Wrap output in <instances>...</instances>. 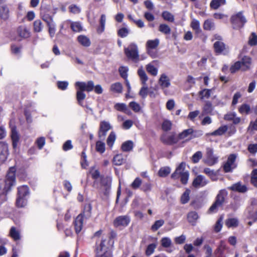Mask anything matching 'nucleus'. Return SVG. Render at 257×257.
Returning <instances> with one entry per match:
<instances>
[{"instance_id":"obj_1","label":"nucleus","mask_w":257,"mask_h":257,"mask_svg":"<svg viewBox=\"0 0 257 257\" xmlns=\"http://www.w3.org/2000/svg\"><path fill=\"white\" fill-rule=\"evenodd\" d=\"M16 169L15 167L10 168L6 179L0 180V194H5L9 191L11 187L15 185Z\"/></svg>"},{"instance_id":"obj_2","label":"nucleus","mask_w":257,"mask_h":257,"mask_svg":"<svg viewBox=\"0 0 257 257\" xmlns=\"http://www.w3.org/2000/svg\"><path fill=\"white\" fill-rule=\"evenodd\" d=\"M124 52L127 58L135 63L140 61L139 49L135 43H131L127 48L124 49Z\"/></svg>"},{"instance_id":"obj_3","label":"nucleus","mask_w":257,"mask_h":257,"mask_svg":"<svg viewBox=\"0 0 257 257\" xmlns=\"http://www.w3.org/2000/svg\"><path fill=\"white\" fill-rule=\"evenodd\" d=\"M251 59L247 56L243 57L240 61L235 62L230 69L231 73H233L238 70L245 71L250 68Z\"/></svg>"},{"instance_id":"obj_4","label":"nucleus","mask_w":257,"mask_h":257,"mask_svg":"<svg viewBox=\"0 0 257 257\" xmlns=\"http://www.w3.org/2000/svg\"><path fill=\"white\" fill-rule=\"evenodd\" d=\"M185 163L182 162L176 168L174 173L172 174V178H176L179 176L180 177V181L183 184H187L189 174L188 171L185 170Z\"/></svg>"},{"instance_id":"obj_5","label":"nucleus","mask_w":257,"mask_h":257,"mask_svg":"<svg viewBox=\"0 0 257 257\" xmlns=\"http://www.w3.org/2000/svg\"><path fill=\"white\" fill-rule=\"evenodd\" d=\"M227 195L225 190H220L217 194L215 201L210 207L209 211L210 212H216L220 207H221L225 201V198Z\"/></svg>"},{"instance_id":"obj_6","label":"nucleus","mask_w":257,"mask_h":257,"mask_svg":"<svg viewBox=\"0 0 257 257\" xmlns=\"http://www.w3.org/2000/svg\"><path fill=\"white\" fill-rule=\"evenodd\" d=\"M246 22V19L241 12L232 16L231 17V22L234 29H239L242 27Z\"/></svg>"},{"instance_id":"obj_7","label":"nucleus","mask_w":257,"mask_h":257,"mask_svg":"<svg viewBox=\"0 0 257 257\" xmlns=\"http://www.w3.org/2000/svg\"><path fill=\"white\" fill-rule=\"evenodd\" d=\"M161 141L165 144L172 145L179 141L178 136L174 133H164L161 137Z\"/></svg>"},{"instance_id":"obj_8","label":"nucleus","mask_w":257,"mask_h":257,"mask_svg":"<svg viewBox=\"0 0 257 257\" xmlns=\"http://www.w3.org/2000/svg\"><path fill=\"white\" fill-rule=\"evenodd\" d=\"M112 128L110 123L108 121L103 120L100 122L99 128L98 136L100 139L104 140L107 132Z\"/></svg>"},{"instance_id":"obj_9","label":"nucleus","mask_w":257,"mask_h":257,"mask_svg":"<svg viewBox=\"0 0 257 257\" xmlns=\"http://www.w3.org/2000/svg\"><path fill=\"white\" fill-rule=\"evenodd\" d=\"M75 86L76 89H78L81 91L90 92L93 90L94 82L90 80L87 82L77 81L75 83Z\"/></svg>"},{"instance_id":"obj_10","label":"nucleus","mask_w":257,"mask_h":257,"mask_svg":"<svg viewBox=\"0 0 257 257\" xmlns=\"http://www.w3.org/2000/svg\"><path fill=\"white\" fill-rule=\"evenodd\" d=\"M236 158V155L232 154L230 155L227 159L226 162L223 166V169L225 172H229L236 167L235 161Z\"/></svg>"},{"instance_id":"obj_11","label":"nucleus","mask_w":257,"mask_h":257,"mask_svg":"<svg viewBox=\"0 0 257 257\" xmlns=\"http://www.w3.org/2000/svg\"><path fill=\"white\" fill-rule=\"evenodd\" d=\"M214 48L216 53L218 54H226L229 52V49L220 41H217L214 44Z\"/></svg>"},{"instance_id":"obj_12","label":"nucleus","mask_w":257,"mask_h":257,"mask_svg":"<svg viewBox=\"0 0 257 257\" xmlns=\"http://www.w3.org/2000/svg\"><path fill=\"white\" fill-rule=\"evenodd\" d=\"M208 182L209 181L204 176L199 175L194 179L192 185L195 188L203 187L206 185Z\"/></svg>"},{"instance_id":"obj_13","label":"nucleus","mask_w":257,"mask_h":257,"mask_svg":"<svg viewBox=\"0 0 257 257\" xmlns=\"http://www.w3.org/2000/svg\"><path fill=\"white\" fill-rule=\"evenodd\" d=\"M105 240H102L100 245L96 248L97 254L99 257H111V253L106 250L105 246Z\"/></svg>"},{"instance_id":"obj_14","label":"nucleus","mask_w":257,"mask_h":257,"mask_svg":"<svg viewBox=\"0 0 257 257\" xmlns=\"http://www.w3.org/2000/svg\"><path fill=\"white\" fill-rule=\"evenodd\" d=\"M8 154V145L4 142H0V164L6 160Z\"/></svg>"},{"instance_id":"obj_15","label":"nucleus","mask_w":257,"mask_h":257,"mask_svg":"<svg viewBox=\"0 0 257 257\" xmlns=\"http://www.w3.org/2000/svg\"><path fill=\"white\" fill-rule=\"evenodd\" d=\"M207 163L209 165H213L217 162L218 158L214 155L213 149L207 148L206 149Z\"/></svg>"},{"instance_id":"obj_16","label":"nucleus","mask_w":257,"mask_h":257,"mask_svg":"<svg viewBox=\"0 0 257 257\" xmlns=\"http://www.w3.org/2000/svg\"><path fill=\"white\" fill-rule=\"evenodd\" d=\"M130 222V219L125 216H120L117 217L113 222L116 227L120 226H126Z\"/></svg>"},{"instance_id":"obj_17","label":"nucleus","mask_w":257,"mask_h":257,"mask_svg":"<svg viewBox=\"0 0 257 257\" xmlns=\"http://www.w3.org/2000/svg\"><path fill=\"white\" fill-rule=\"evenodd\" d=\"M159 83L162 89L168 88L171 85L170 79L165 74H162L161 75Z\"/></svg>"},{"instance_id":"obj_18","label":"nucleus","mask_w":257,"mask_h":257,"mask_svg":"<svg viewBox=\"0 0 257 257\" xmlns=\"http://www.w3.org/2000/svg\"><path fill=\"white\" fill-rule=\"evenodd\" d=\"M213 110V106L211 102L209 101H206L205 104L202 107V111L201 116H204L207 114H212Z\"/></svg>"},{"instance_id":"obj_19","label":"nucleus","mask_w":257,"mask_h":257,"mask_svg":"<svg viewBox=\"0 0 257 257\" xmlns=\"http://www.w3.org/2000/svg\"><path fill=\"white\" fill-rule=\"evenodd\" d=\"M83 219L82 214H79L75 220V229L77 233H79L82 230L83 226Z\"/></svg>"},{"instance_id":"obj_20","label":"nucleus","mask_w":257,"mask_h":257,"mask_svg":"<svg viewBox=\"0 0 257 257\" xmlns=\"http://www.w3.org/2000/svg\"><path fill=\"white\" fill-rule=\"evenodd\" d=\"M228 188L231 190L240 193H244L247 191V188L246 186L242 185L240 182L235 183L229 187Z\"/></svg>"},{"instance_id":"obj_21","label":"nucleus","mask_w":257,"mask_h":257,"mask_svg":"<svg viewBox=\"0 0 257 257\" xmlns=\"http://www.w3.org/2000/svg\"><path fill=\"white\" fill-rule=\"evenodd\" d=\"M247 212V216L249 219H252L253 222L257 221V208L254 209L253 206L251 205L248 207Z\"/></svg>"},{"instance_id":"obj_22","label":"nucleus","mask_w":257,"mask_h":257,"mask_svg":"<svg viewBox=\"0 0 257 257\" xmlns=\"http://www.w3.org/2000/svg\"><path fill=\"white\" fill-rule=\"evenodd\" d=\"M9 17V9L6 5L0 7V18L4 20H7Z\"/></svg>"},{"instance_id":"obj_23","label":"nucleus","mask_w":257,"mask_h":257,"mask_svg":"<svg viewBox=\"0 0 257 257\" xmlns=\"http://www.w3.org/2000/svg\"><path fill=\"white\" fill-rule=\"evenodd\" d=\"M78 42L84 47H89L91 44L90 39L86 36L80 35L77 37Z\"/></svg>"},{"instance_id":"obj_24","label":"nucleus","mask_w":257,"mask_h":257,"mask_svg":"<svg viewBox=\"0 0 257 257\" xmlns=\"http://www.w3.org/2000/svg\"><path fill=\"white\" fill-rule=\"evenodd\" d=\"M20 37L23 38H27L30 36V33L28 29L25 27H19L17 30Z\"/></svg>"},{"instance_id":"obj_25","label":"nucleus","mask_w":257,"mask_h":257,"mask_svg":"<svg viewBox=\"0 0 257 257\" xmlns=\"http://www.w3.org/2000/svg\"><path fill=\"white\" fill-rule=\"evenodd\" d=\"M9 234L10 236L15 241L21 239L20 232L15 227L13 226L11 228Z\"/></svg>"},{"instance_id":"obj_26","label":"nucleus","mask_w":257,"mask_h":257,"mask_svg":"<svg viewBox=\"0 0 257 257\" xmlns=\"http://www.w3.org/2000/svg\"><path fill=\"white\" fill-rule=\"evenodd\" d=\"M138 74L139 76L140 79L143 85H145L146 82L148 80V77L146 74L145 70L143 69V67H141L138 70Z\"/></svg>"},{"instance_id":"obj_27","label":"nucleus","mask_w":257,"mask_h":257,"mask_svg":"<svg viewBox=\"0 0 257 257\" xmlns=\"http://www.w3.org/2000/svg\"><path fill=\"white\" fill-rule=\"evenodd\" d=\"M155 61H153L152 63H149L146 66L147 71L152 75L154 76H157L158 74V68L155 67L153 65V63Z\"/></svg>"},{"instance_id":"obj_28","label":"nucleus","mask_w":257,"mask_h":257,"mask_svg":"<svg viewBox=\"0 0 257 257\" xmlns=\"http://www.w3.org/2000/svg\"><path fill=\"white\" fill-rule=\"evenodd\" d=\"M11 138L13 141V146L16 148L19 140V136L15 127L12 129Z\"/></svg>"},{"instance_id":"obj_29","label":"nucleus","mask_w":257,"mask_h":257,"mask_svg":"<svg viewBox=\"0 0 257 257\" xmlns=\"http://www.w3.org/2000/svg\"><path fill=\"white\" fill-rule=\"evenodd\" d=\"M225 224L227 227H235L238 225V220L235 218H230L225 220Z\"/></svg>"},{"instance_id":"obj_30","label":"nucleus","mask_w":257,"mask_h":257,"mask_svg":"<svg viewBox=\"0 0 257 257\" xmlns=\"http://www.w3.org/2000/svg\"><path fill=\"white\" fill-rule=\"evenodd\" d=\"M91 210L92 207L90 204H86L84 206L83 212L81 213L83 216V219L84 218L88 219L91 216Z\"/></svg>"},{"instance_id":"obj_31","label":"nucleus","mask_w":257,"mask_h":257,"mask_svg":"<svg viewBox=\"0 0 257 257\" xmlns=\"http://www.w3.org/2000/svg\"><path fill=\"white\" fill-rule=\"evenodd\" d=\"M29 194V189L27 186H22L18 188V196L25 197Z\"/></svg>"},{"instance_id":"obj_32","label":"nucleus","mask_w":257,"mask_h":257,"mask_svg":"<svg viewBox=\"0 0 257 257\" xmlns=\"http://www.w3.org/2000/svg\"><path fill=\"white\" fill-rule=\"evenodd\" d=\"M187 218L190 223H192V225H194L198 218V214L195 211H191L188 214Z\"/></svg>"},{"instance_id":"obj_33","label":"nucleus","mask_w":257,"mask_h":257,"mask_svg":"<svg viewBox=\"0 0 257 257\" xmlns=\"http://www.w3.org/2000/svg\"><path fill=\"white\" fill-rule=\"evenodd\" d=\"M226 4L225 0H212L210 6V7L216 10L219 8L221 5H224Z\"/></svg>"},{"instance_id":"obj_34","label":"nucleus","mask_w":257,"mask_h":257,"mask_svg":"<svg viewBox=\"0 0 257 257\" xmlns=\"http://www.w3.org/2000/svg\"><path fill=\"white\" fill-rule=\"evenodd\" d=\"M190 27L195 32L196 34H199L201 32L200 23L198 20L196 19H193L192 21L190 24Z\"/></svg>"},{"instance_id":"obj_35","label":"nucleus","mask_w":257,"mask_h":257,"mask_svg":"<svg viewBox=\"0 0 257 257\" xmlns=\"http://www.w3.org/2000/svg\"><path fill=\"white\" fill-rule=\"evenodd\" d=\"M110 90L117 93H121L122 91V86L121 84L119 82H116L112 84L110 86Z\"/></svg>"},{"instance_id":"obj_36","label":"nucleus","mask_w":257,"mask_h":257,"mask_svg":"<svg viewBox=\"0 0 257 257\" xmlns=\"http://www.w3.org/2000/svg\"><path fill=\"white\" fill-rule=\"evenodd\" d=\"M76 99L79 105L82 106V101L86 97V94L84 91L76 89Z\"/></svg>"},{"instance_id":"obj_37","label":"nucleus","mask_w":257,"mask_h":257,"mask_svg":"<svg viewBox=\"0 0 257 257\" xmlns=\"http://www.w3.org/2000/svg\"><path fill=\"white\" fill-rule=\"evenodd\" d=\"M133 142L132 141H127L122 144L121 149L123 152H129L133 149Z\"/></svg>"},{"instance_id":"obj_38","label":"nucleus","mask_w":257,"mask_h":257,"mask_svg":"<svg viewBox=\"0 0 257 257\" xmlns=\"http://www.w3.org/2000/svg\"><path fill=\"white\" fill-rule=\"evenodd\" d=\"M159 44V40L156 39L154 40H148L146 43L147 49H155Z\"/></svg>"},{"instance_id":"obj_39","label":"nucleus","mask_w":257,"mask_h":257,"mask_svg":"<svg viewBox=\"0 0 257 257\" xmlns=\"http://www.w3.org/2000/svg\"><path fill=\"white\" fill-rule=\"evenodd\" d=\"M112 161L114 165L120 166L123 163L124 160L123 158L122 155L117 154L113 157Z\"/></svg>"},{"instance_id":"obj_40","label":"nucleus","mask_w":257,"mask_h":257,"mask_svg":"<svg viewBox=\"0 0 257 257\" xmlns=\"http://www.w3.org/2000/svg\"><path fill=\"white\" fill-rule=\"evenodd\" d=\"M116 140V135L114 132H111L109 135L107 140L106 143L107 145L110 148L113 146V145Z\"/></svg>"},{"instance_id":"obj_41","label":"nucleus","mask_w":257,"mask_h":257,"mask_svg":"<svg viewBox=\"0 0 257 257\" xmlns=\"http://www.w3.org/2000/svg\"><path fill=\"white\" fill-rule=\"evenodd\" d=\"M212 89H204L200 91L199 94L200 96V99H203L204 98H209L211 95Z\"/></svg>"},{"instance_id":"obj_42","label":"nucleus","mask_w":257,"mask_h":257,"mask_svg":"<svg viewBox=\"0 0 257 257\" xmlns=\"http://www.w3.org/2000/svg\"><path fill=\"white\" fill-rule=\"evenodd\" d=\"M157 244L155 243L150 244L148 245L145 253L147 256H150L152 254L157 247Z\"/></svg>"},{"instance_id":"obj_43","label":"nucleus","mask_w":257,"mask_h":257,"mask_svg":"<svg viewBox=\"0 0 257 257\" xmlns=\"http://www.w3.org/2000/svg\"><path fill=\"white\" fill-rule=\"evenodd\" d=\"M228 127L226 125H223L219 127L217 130L211 133L212 136H221L224 134L227 130Z\"/></svg>"},{"instance_id":"obj_44","label":"nucleus","mask_w":257,"mask_h":257,"mask_svg":"<svg viewBox=\"0 0 257 257\" xmlns=\"http://www.w3.org/2000/svg\"><path fill=\"white\" fill-rule=\"evenodd\" d=\"M159 31L164 34L168 35L171 33V28L166 24H160L159 27Z\"/></svg>"},{"instance_id":"obj_45","label":"nucleus","mask_w":257,"mask_h":257,"mask_svg":"<svg viewBox=\"0 0 257 257\" xmlns=\"http://www.w3.org/2000/svg\"><path fill=\"white\" fill-rule=\"evenodd\" d=\"M105 22H106L105 15L104 14H102L101 15V17H100V27L97 29V32L99 33H101L104 31V28H105Z\"/></svg>"},{"instance_id":"obj_46","label":"nucleus","mask_w":257,"mask_h":257,"mask_svg":"<svg viewBox=\"0 0 257 257\" xmlns=\"http://www.w3.org/2000/svg\"><path fill=\"white\" fill-rule=\"evenodd\" d=\"M41 15L42 20L46 23L47 26L54 24L52 17L49 14L41 13Z\"/></svg>"},{"instance_id":"obj_47","label":"nucleus","mask_w":257,"mask_h":257,"mask_svg":"<svg viewBox=\"0 0 257 257\" xmlns=\"http://www.w3.org/2000/svg\"><path fill=\"white\" fill-rule=\"evenodd\" d=\"M193 133L192 128H189L184 130L183 132L180 133L178 136V140L184 139L187 138L189 135H191Z\"/></svg>"},{"instance_id":"obj_48","label":"nucleus","mask_w":257,"mask_h":257,"mask_svg":"<svg viewBox=\"0 0 257 257\" xmlns=\"http://www.w3.org/2000/svg\"><path fill=\"white\" fill-rule=\"evenodd\" d=\"M171 172L170 168L168 167L161 168L159 171L158 174L161 177H166Z\"/></svg>"},{"instance_id":"obj_49","label":"nucleus","mask_w":257,"mask_h":257,"mask_svg":"<svg viewBox=\"0 0 257 257\" xmlns=\"http://www.w3.org/2000/svg\"><path fill=\"white\" fill-rule=\"evenodd\" d=\"M190 190L186 189L185 191L182 194L181 198V201L182 204H186L188 202L190 199Z\"/></svg>"},{"instance_id":"obj_50","label":"nucleus","mask_w":257,"mask_h":257,"mask_svg":"<svg viewBox=\"0 0 257 257\" xmlns=\"http://www.w3.org/2000/svg\"><path fill=\"white\" fill-rule=\"evenodd\" d=\"M203 172L210 177L212 180H216V173L214 171L211 170L210 168H206L204 169Z\"/></svg>"},{"instance_id":"obj_51","label":"nucleus","mask_w":257,"mask_h":257,"mask_svg":"<svg viewBox=\"0 0 257 257\" xmlns=\"http://www.w3.org/2000/svg\"><path fill=\"white\" fill-rule=\"evenodd\" d=\"M223 219V217L221 216L216 222L214 227V231L216 232H218L221 230L222 227Z\"/></svg>"},{"instance_id":"obj_52","label":"nucleus","mask_w":257,"mask_h":257,"mask_svg":"<svg viewBox=\"0 0 257 257\" xmlns=\"http://www.w3.org/2000/svg\"><path fill=\"white\" fill-rule=\"evenodd\" d=\"M162 16L163 19L166 21L170 22H173L174 21V16L169 12L165 11L163 12Z\"/></svg>"},{"instance_id":"obj_53","label":"nucleus","mask_w":257,"mask_h":257,"mask_svg":"<svg viewBox=\"0 0 257 257\" xmlns=\"http://www.w3.org/2000/svg\"><path fill=\"white\" fill-rule=\"evenodd\" d=\"M43 26L42 22L37 20L34 22V30L36 32H40L43 29Z\"/></svg>"},{"instance_id":"obj_54","label":"nucleus","mask_w":257,"mask_h":257,"mask_svg":"<svg viewBox=\"0 0 257 257\" xmlns=\"http://www.w3.org/2000/svg\"><path fill=\"white\" fill-rule=\"evenodd\" d=\"M96 150L101 154L104 153L105 150V144L101 141H97L96 143Z\"/></svg>"},{"instance_id":"obj_55","label":"nucleus","mask_w":257,"mask_h":257,"mask_svg":"<svg viewBox=\"0 0 257 257\" xmlns=\"http://www.w3.org/2000/svg\"><path fill=\"white\" fill-rule=\"evenodd\" d=\"M27 204V201L25 197L18 196L16 200V205L18 207H23Z\"/></svg>"},{"instance_id":"obj_56","label":"nucleus","mask_w":257,"mask_h":257,"mask_svg":"<svg viewBox=\"0 0 257 257\" xmlns=\"http://www.w3.org/2000/svg\"><path fill=\"white\" fill-rule=\"evenodd\" d=\"M248 44L250 46H255L257 45V35L253 32L251 34L248 39Z\"/></svg>"},{"instance_id":"obj_57","label":"nucleus","mask_w":257,"mask_h":257,"mask_svg":"<svg viewBox=\"0 0 257 257\" xmlns=\"http://www.w3.org/2000/svg\"><path fill=\"white\" fill-rule=\"evenodd\" d=\"M172 122L170 120L165 119L162 124V128L164 131H168L171 129Z\"/></svg>"},{"instance_id":"obj_58","label":"nucleus","mask_w":257,"mask_h":257,"mask_svg":"<svg viewBox=\"0 0 257 257\" xmlns=\"http://www.w3.org/2000/svg\"><path fill=\"white\" fill-rule=\"evenodd\" d=\"M164 221L163 219L157 220L155 222L154 224L152 226L151 229L153 231H157L160 227L163 225Z\"/></svg>"},{"instance_id":"obj_59","label":"nucleus","mask_w":257,"mask_h":257,"mask_svg":"<svg viewBox=\"0 0 257 257\" xmlns=\"http://www.w3.org/2000/svg\"><path fill=\"white\" fill-rule=\"evenodd\" d=\"M71 28L76 32H80L82 30V26L79 22H72L71 24Z\"/></svg>"},{"instance_id":"obj_60","label":"nucleus","mask_w":257,"mask_h":257,"mask_svg":"<svg viewBox=\"0 0 257 257\" xmlns=\"http://www.w3.org/2000/svg\"><path fill=\"white\" fill-rule=\"evenodd\" d=\"M128 69L127 67L121 66L119 68V72L121 77L126 79L127 77V71Z\"/></svg>"},{"instance_id":"obj_61","label":"nucleus","mask_w":257,"mask_h":257,"mask_svg":"<svg viewBox=\"0 0 257 257\" xmlns=\"http://www.w3.org/2000/svg\"><path fill=\"white\" fill-rule=\"evenodd\" d=\"M130 33V30L126 28H122L120 29L117 32L118 35L121 37H126Z\"/></svg>"},{"instance_id":"obj_62","label":"nucleus","mask_w":257,"mask_h":257,"mask_svg":"<svg viewBox=\"0 0 257 257\" xmlns=\"http://www.w3.org/2000/svg\"><path fill=\"white\" fill-rule=\"evenodd\" d=\"M214 27V23L210 20H206L203 24V28L205 30H211Z\"/></svg>"},{"instance_id":"obj_63","label":"nucleus","mask_w":257,"mask_h":257,"mask_svg":"<svg viewBox=\"0 0 257 257\" xmlns=\"http://www.w3.org/2000/svg\"><path fill=\"white\" fill-rule=\"evenodd\" d=\"M202 157V152L200 151H198L196 152L192 157V161L194 163H197L199 161Z\"/></svg>"},{"instance_id":"obj_64","label":"nucleus","mask_w":257,"mask_h":257,"mask_svg":"<svg viewBox=\"0 0 257 257\" xmlns=\"http://www.w3.org/2000/svg\"><path fill=\"white\" fill-rule=\"evenodd\" d=\"M251 183L257 187V169L253 170L251 173Z\"/></svg>"}]
</instances>
